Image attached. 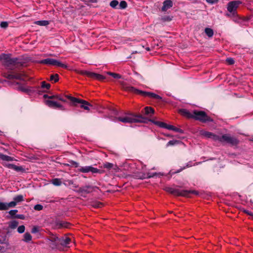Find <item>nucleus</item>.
<instances>
[{
    "mask_svg": "<svg viewBox=\"0 0 253 253\" xmlns=\"http://www.w3.org/2000/svg\"><path fill=\"white\" fill-rule=\"evenodd\" d=\"M173 130L175 131V132H179L180 133H184L183 130H182V129L177 128V127H176L175 126H174Z\"/></svg>",
    "mask_w": 253,
    "mask_h": 253,
    "instance_id": "52",
    "label": "nucleus"
},
{
    "mask_svg": "<svg viewBox=\"0 0 253 253\" xmlns=\"http://www.w3.org/2000/svg\"><path fill=\"white\" fill-rule=\"evenodd\" d=\"M127 4L125 0H122L120 2V3L119 5V7H118V8L125 9L127 7Z\"/></svg>",
    "mask_w": 253,
    "mask_h": 253,
    "instance_id": "39",
    "label": "nucleus"
},
{
    "mask_svg": "<svg viewBox=\"0 0 253 253\" xmlns=\"http://www.w3.org/2000/svg\"><path fill=\"white\" fill-rule=\"evenodd\" d=\"M25 230V227L24 225H20L17 228V231L19 233L22 234L24 232Z\"/></svg>",
    "mask_w": 253,
    "mask_h": 253,
    "instance_id": "44",
    "label": "nucleus"
},
{
    "mask_svg": "<svg viewBox=\"0 0 253 253\" xmlns=\"http://www.w3.org/2000/svg\"><path fill=\"white\" fill-rule=\"evenodd\" d=\"M194 119L203 123L212 122L213 120L203 111L194 110Z\"/></svg>",
    "mask_w": 253,
    "mask_h": 253,
    "instance_id": "5",
    "label": "nucleus"
},
{
    "mask_svg": "<svg viewBox=\"0 0 253 253\" xmlns=\"http://www.w3.org/2000/svg\"><path fill=\"white\" fill-rule=\"evenodd\" d=\"M222 143H226L231 146H236L239 143V140L234 136H231L229 134H224L221 136Z\"/></svg>",
    "mask_w": 253,
    "mask_h": 253,
    "instance_id": "9",
    "label": "nucleus"
},
{
    "mask_svg": "<svg viewBox=\"0 0 253 253\" xmlns=\"http://www.w3.org/2000/svg\"><path fill=\"white\" fill-rule=\"evenodd\" d=\"M77 72L80 75H85L99 81H103L105 79V77L102 75L85 70H78Z\"/></svg>",
    "mask_w": 253,
    "mask_h": 253,
    "instance_id": "11",
    "label": "nucleus"
},
{
    "mask_svg": "<svg viewBox=\"0 0 253 253\" xmlns=\"http://www.w3.org/2000/svg\"><path fill=\"white\" fill-rule=\"evenodd\" d=\"M241 3L242 2L240 0H233L228 2L227 8L228 11L230 13V14H226V15L230 16L231 15L234 17L237 16V9Z\"/></svg>",
    "mask_w": 253,
    "mask_h": 253,
    "instance_id": "6",
    "label": "nucleus"
},
{
    "mask_svg": "<svg viewBox=\"0 0 253 253\" xmlns=\"http://www.w3.org/2000/svg\"><path fill=\"white\" fill-rule=\"evenodd\" d=\"M66 95H62L61 94H57V95H51V96H53V99H58V100H61L62 101H63V102H65L66 101V99H65V98H68L67 97H66Z\"/></svg>",
    "mask_w": 253,
    "mask_h": 253,
    "instance_id": "28",
    "label": "nucleus"
},
{
    "mask_svg": "<svg viewBox=\"0 0 253 253\" xmlns=\"http://www.w3.org/2000/svg\"><path fill=\"white\" fill-rule=\"evenodd\" d=\"M50 87V84H49L46 83L45 81L41 82V88L42 89H49Z\"/></svg>",
    "mask_w": 253,
    "mask_h": 253,
    "instance_id": "37",
    "label": "nucleus"
},
{
    "mask_svg": "<svg viewBox=\"0 0 253 253\" xmlns=\"http://www.w3.org/2000/svg\"><path fill=\"white\" fill-rule=\"evenodd\" d=\"M179 143H180V141H179V140H170L167 144V147H169V146H172V145H175L179 144Z\"/></svg>",
    "mask_w": 253,
    "mask_h": 253,
    "instance_id": "35",
    "label": "nucleus"
},
{
    "mask_svg": "<svg viewBox=\"0 0 253 253\" xmlns=\"http://www.w3.org/2000/svg\"><path fill=\"white\" fill-rule=\"evenodd\" d=\"M34 23L38 25L45 26L48 25L49 22L48 20H39L35 21Z\"/></svg>",
    "mask_w": 253,
    "mask_h": 253,
    "instance_id": "27",
    "label": "nucleus"
},
{
    "mask_svg": "<svg viewBox=\"0 0 253 253\" xmlns=\"http://www.w3.org/2000/svg\"><path fill=\"white\" fill-rule=\"evenodd\" d=\"M46 241L51 250H55L59 248V238L57 236L52 235Z\"/></svg>",
    "mask_w": 253,
    "mask_h": 253,
    "instance_id": "10",
    "label": "nucleus"
},
{
    "mask_svg": "<svg viewBox=\"0 0 253 253\" xmlns=\"http://www.w3.org/2000/svg\"><path fill=\"white\" fill-rule=\"evenodd\" d=\"M59 246L68 247L71 242V239L67 237L59 238Z\"/></svg>",
    "mask_w": 253,
    "mask_h": 253,
    "instance_id": "19",
    "label": "nucleus"
},
{
    "mask_svg": "<svg viewBox=\"0 0 253 253\" xmlns=\"http://www.w3.org/2000/svg\"><path fill=\"white\" fill-rule=\"evenodd\" d=\"M173 6V2L171 0H166L163 2V5L161 8L162 11H166Z\"/></svg>",
    "mask_w": 253,
    "mask_h": 253,
    "instance_id": "20",
    "label": "nucleus"
},
{
    "mask_svg": "<svg viewBox=\"0 0 253 253\" xmlns=\"http://www.w3.org/2000/svg\"><path fill=\"white\" fill-rule=\"evenodd\" d=\"M192 167L191 162H189L188 163H187V164H186L185 167H184L180 169H178L176 171H173V170H170L169 174H171V175H172V174H174L175 173H179L180 171H181L183 169H185L186 168H189V167Z\"/></svg>",
    "mask_w": 253,
    "mask_h": 253,
    "instance_id": "24",
    "label": "nucleus"
},
{
    "mask_svg": "<svg viewBox=\"0 0 253 253\" xmlns=\"http://www.w3.org/2000/svg\"><path fill=\"white\" fill-rule=\"evenodd\" d=\"M107 74L115 79H121L122 78V76L119 74L110 72H108Z\"/></svg>",
    "mask_w": 253,
    "mask_h": 253,
    "instance_id": "36",
    "label": "nucleus"
},
{
    "mask_svg": "<svg viewBox=\"0 0 253 253\" xmlns=\"http://www.w3.org/2000/svg\"><path fill=\"white\" fill-rule=\"evenodd\" d=\"M174 126H173L170 125H168V124H166V126L165 128H166L167 129H169V130H173Z\"/></svg>",
    "mask_w": 253,
    "mask_h": 253,
    "instance_id": "58",
    "label": "nucleus"
},
{
    "mask_svg": "<svg viewBox=\"0 0 253 253\" xmlns=\"http://www.w3.org/2000/svg\"><path fill=\"white\" fill-rule=\"evenodd\" d=\"M113 167V164L110 163L106 162L103 164V168L108 169H111Z\"/></svg>",
    "mask_w": 253,
    "mask_h": 253,
    "instance_id": "42",
    "label": "nucleus"
},
{
    "mask_svg": "<svg viewBox=\"0 0 253 253\" xmlns=\"http://www.w3.org/2000/svg\"><path fill=\"white\" fill-rule=\"evenodd\" d=\"M226 61L229 65H233L235 63L234 60L232 58H227Z\"/></svg>",
    "mask_w": 253,
    "mask_h": 253,
    "instance_id": "50",
    "label": "nucleus"
},
{
    "mask_svg": "<svg viewBox=\"0 0 253 253\" xmlns=\"http://www.w3.org/2000/svg\"><path fill=\"white\" fill-rule=\"evenodd\" d=\"M18 212V210H11L9 211V214L13 217L15 218V216L16 215V213Z\"/></svg>",
    "mask_w": 253,
    "mask_h": 253,
    "instance_id": "46",
    "label": "nucleus"
},
{
    "mask_svg": "<svg viewBox=\"0 0 253 253\" xmlns=\"http://www.w3.org/2000/svg\"><path fill=\"white\" fill-rule=\"evenodd\" d=\"M0 62L10 70H14L16 66H22L24 64V62L18 58H11L10 54H0Z\"/></svg>",
    "mask_w": 253,
    "mask_h": 253,
    "instance_id": "1",
    "label": "nucleus"
},
{
    "mask_svg": "<svg viewBox=\"0 0 253 253\" xmlns=\"http://www.w3.org/2000/svg\"><path fill=\"white\" fill-rule=\"evenodd\" d=\"M32 239V237L31 235L29 232H26L24 235V238L22 239V241L26 243H29L31 241Z\"/></svg>",
    "mask_w": 253,
    "mask_h": 253,
    "instance_id": "26",
    "label": "nucleus"
},
{
    "mask_svg": "<svg viewBox=\"0 0 253 253\" xmlns=\"http://www.w3.org/2000/svg\"><path fill=\"white\" fill-rule=\"evenodd\" d=\"M50 80L56 83L59 80V75L57 74H52L50 76Z\"/></svg>",
    "mask_w": 253,
    "mask_h": 253,
    "instance_id": "32",
    "label": "nucleus"
},
{
    "mask_svg": "<svg viewBox=\"0 0 253 253\" xmlns=\"http://www.w3.org/2000/svg\"><path fill=\"white\" fill-rule=\"evenodd\" d=\"M46 104L49 107L57 109L59 108L61 110H64L63 107L60 104L58 103L56 101H54L53 100H47L46 101Z\"/></svg>",
    "mask_w": 253,
    "mask_h": 253,
    "instance_id": "16",
    "label": "nucleus"
},
{
    "mask_svg": "<svg viewBox=\"0 0 253 253\" xmlns=\"http://www.w3.org/2000/svg\"><path fill=\"white\" fill-rule=\"evenodd\" d=\"M161 20L163 22L170 21L172 20V17L169 16H165L161 18Z\"/></svg>",
    "mask_w": 253,
    "mask_h": 253,
    "instance_id": "45",
    "label": "nucleus"
},
{
    "mask_svg": "<svg viewBox=\"0 0 253 253\" xmlns=\"http://www.w3.org/2000/svg\"><path fill=\"white\" fill-rule=\"evenodd\" d=\"M18 225V222L16 220H13L11 221L9 224V227L11 229H15L16 227H17Z\"/></svg>",
    "mask_w": 253,
    "mask_h": 253,
    "instance_id": "33",
    "label": "nucleus"
},
{
    "mask_svg": "<svg viewBox=\"0 0 253 253\" xmlns=\"http://www.w3.org/2000/svg\"><path fill=\"white\" fill-rule=\"evenodd\" d=\"M13 200L18 203L24 201V197L22 195H18L13 198Z\"/></svg>",
    "mask_w": 253,
    "mask_h": 253,
    "instance_id": "31",
    "label": "nucleus"
},
{
    "mask_svg": "<svg viewBox=\"0 0 253 253\" xmlns=\"http://www.w3.org/2000/svg\"><path fill=\"white\" fill-rule=\"evenodd\" d=\"M0 159L4 161L7 162L13 161L14 160V158L13 157H11L2 153H0Z\"/></svg>",
    "mask_w": 253,
    "mask_h": 253,
    "instance_id": "23",
    "label": "nucleus"
},
{
    "mask_svg": "<svg viewBox=\"0 0 253 253\" xmlns=\"http://www.w3.org/2000/svg\"><path fill=\"white\" fill-rule=\"evenodd\" d=\"M127 116L124 117H118L116 119L124 123H147V118L140 114H136L132 113H126Z\"/></svg>",
    "mask_w": 253,
    "mask_h": 253,
    "instance_id": "3",
    "label": "nucleus"
},
{
    "mask_svg": "<svg viewBox=\"0 0 253 253\" xmlns=\"http://www.w3.org/2000/svg\"><path fill=\"white\" fill-rule=\"evenodd\" d=\"M15 218H17L20 219H24L25 216L24 214H17L15 216Z\"/></svg>",
    "mask_w": 253,
    "mask_h": 253,
    "instance_id": "56",
    "label": "nucleus"
},
{
    "mask_svg": "<svg viewBox=\"0 0 253 253\" xmlns=\"http://www.w3.org/2000/svg\"><path fill=\"white\" fill-rule=\"evenodd\" d=\"M39 63L42 64H46L49 65H53L57 67H61L63 68H67V66L59 61L53 58H46L41 60L39 61Z\"/></svg>",
    "mask_w": 253,
    "mask_h": 253,
    "instance_id": "8",
    "label": "nucleus"
},
{
    "mask_svg": "<svg viewBox=\"0 0 253 253\" xmlns=\"http://www.w3.org/2000/svg\"><path fill=\"white\" fill-rule=\"evenodd\" d=\"M119 5V2L117 0H112L110 3V6L113 8H118L117 6Z\"/></svg>",
    "mask_w": 253,
    "mask_h": 253,
    "instance_id": "34",
    "label": "nucleus"
},
{
    "mask_svg": "<svg viewBox=\"0 0 253 253\" xmlns=\"http://www.w3.org/2000/svg\"><path fill=\"white\" fill-rule=\"evenodd\" d=\"M155 113L154 109L151 107L147 106L144 109V113L145 115L148 116L149 117H151L152 115H153Z\"/></svg>",
    "mask_w": 253,
    "mask_h": 253,
    "instance_id": "21",
    "label": "nucleus"
},
{
    "mask_svg": "<svg viewBox=\"0 0 253 253\" xmlns=\"http://www.w3.org/2000/svg\"><path fill=\"white\" fill-rule=\"evenodd\" d=\"M53 96H49L47 94H44L43 95V98H48V99H53Z\"/></svg>",
    "mask_w": 253,
    "mask_h": 253,
    "instance_id": "60",
    "label": "nucleus"
},
{
    "mask_svg": "<svg viewBox=\"0 0 253 253\" xmlns=\"http://www.w3.org/2000/svg\"><path fill=\"white\" fill-rule=\"evenodd\" d=\"M27 90V93L30 95L36 93L41 95L43 92H46L45 90H41L39 86H28Z\"/></svg>",
    "mask_w": 253,
    "mask_h": 253,
    "instance_id": "14",
    "label": "nucleus"
},
{
    "mask_svg": "<svg viewBox=\"0 0 253 253\" xmlns=\"http://www.w3.org/2000/svg\"><path fill=\"white\" fill-rule=\"evenodd\" d=\"M102 204L98 201L93 202L91 203V206L95 208H99L101 207Z\"/></svg>",
    "mask_w": 253,
    "mask_h": 253,
    "instance_id": "41",
    "label": "nucleus"
},
{
    "mask_svg": "<svg viewBox=\"0 0 253 253\" xmlns=\"http://www.w3.org/2000/svg\"><path fill=\"white\" fill-rule=\"evenodd\" d=\"M39 232V228L38 226H34L31 230L32 233L35 234Z\"/></svg>",
    "mask_w": 253,
    "mask_h": 253,
    "instance_id": "49",
    "label": "nucleus"
},
{
    "mask_svg": "<svg viewBox=\"0 0 253 253\" xmlns=\"http://www.w3.org/2000/svg\"><path fill=\"white\" fill-rule=\"evenodd\" d=\"M27 87H24V86H21L20 87V89L22 91H23L24 92H26V93H27Z\"/></svg>",
    "mask_w": 253,
    "mask_h": 253,
    "instance_id": "59",
    "label": "nucleus"
},
{
    "mask_svg": "<svg viewBox=\"0 0 253 253\" xmlns=\"http://www.w3.org/2000/svg\"><path fill=\"white\" fill-rule=\"evenodd\" d=\"M95 188L98 189V187L97 186L87 185L79 187L76 192L78 193L87 194L92 192Z\"/></svg>",
    "mask_w": 253,
    "mask_h": 253,
    "instance_id": "13",
    "label": "nucleus"
},
{
    "mask_svg": "<svg viewBox=\"0 0 253 253\" xmlns=\"http://www.w3.org/2000/svg\"><path fill=\"white\" fill-rule=\"evenodd\" d=\"M114 114L115 115H118V111H117V110H114Z\"/></svg>",
    "mask_w": 253,
    "mask_h": 253,
    "instance_id": "63",
    "label": "nucleus"
},
{
    "mask_svg": "<svg viewBox=\"0 0 253 253\" xmlns=\"http://www.w3.org/2000/svg\"><path fill=\"white\" fill-rule=\"evenodd\" d=\"M34 209L36 211H41L43 209V206L40 204H37L34 206Z\"/></svg>",
    "mask_w": 253,
    "mask_h": 253,
    "instance_id": "48",
    "label": "nucleus"
},
{
    "mask_svg": "<svg viewBox=\"0 0 253 253\" xmlns=\"http://www.w3.org/2000/svg\"><path fill=\"white\" fill-rule=\"evenodd\" d=\"M146 49L147 50V51H149L150 50V48L149 47H147L146 48Z\"/></svg>",
    "mask_w": 253,
    "mask_h": 253,
    "instance_id": "64",
    "label": "nucleus"
},
{
    "mask_svg": "<svg viewBox=\"0 0 253 253\" xmlns=\"http://www.w3.org/2000/svg\"><path fill=\"white\" fill-rule=\"evenodd\" d=\"M147 120H148V122H151L152 123H153L154 124L160 127L164 128H166V123H165L160 122V121H155V120H152V119H148V118H147Z\"/></svg>",
    "mask_w": 253,
    "mask_h": 253,
    "instance_id": "22",
    "label": "nucleus"
},
{
    "mask_svg": "<svg viewBox=\"0 0 253 253\" xmlns=\"http://www.w3.org/2000/svg\"><path fill=\"white\" fill-rule=\"evenodd\" d=\"M160 173H158L157 172H154L153 173H148L146 176H145V174H143L140 177V178L142 179H145L146 178H151V177H154L155 176H157L158 175H160Z\"/></svg>",
    "mask_w": 253,
    "mask_h": 253,
    "instance_id": "25",
    "label": "nucleus"
},
{
    "mask_svg": "<svg viewBox=\"0 0 253 253\" xmlns=\"http://www.w3.org/2000/svg\"><path fill=\"white\" fill-rule=\"evenodd\" d=\"M180 112L184 116H186V115L188 113V111L185 109H182L180 110Z\"/></svg>",
    "mask_w": 253,
    "mask_h": 253,
    "instance_id": "57",
    "label": "nucleus"
},
{
    "mask_svg": "<svg viewBox=\"0 0 253 253\" xmlns=\"http://www.w3.org/2000/svg\"><path fill=\"white\" fill-rule=\"evenodd\" d=\"M206 1L210 4H214L218 2L219 0H206Z\"/></svg>",
    "mask_w": 253,
    "mask_h": 253,
    "instance_id": "55",
    "label": "nucleus"
},
{
    "mask_svg": "<svg viewBox=\"0 0 253 253\" xmlns=\"http://www.w3.org/2000/svg\"><path fill=\"white\" fill-rule=\"evenodd\" d=\"M55 224L57 228H69L70 225V223L59 220H56Z\"/></svg>",
    "mask_w": 253,
    "mask_h": 253,
    "instance_id": "18",
    "label": "nucleus"
},
{
    "mask_svg": "<svg viewBox=\"0 0 253 253\" xmlns=\"http://www.w3.org/2000/svg\"><path fill=\"white\" fill-rule=\"evenodd\" d=\"M244 212L248 215H252V212L249 211H245Z\"/></svg>",
    "mask_w": 253,
    "mask_h": 253,
    "instance_id": "62",
    "label": "nucleus"
},
{
    "mask_svg": "<svg viewBox=\"0 0 253 253\" xmlns=\"http://www.w3.org/2000/svg\"><path fill=\"white\" fill-rule=\"evenodd\" d=\"M194 111L193 112V113H191L188 111V113L186 115V117L188 118H192L194 119Z\"/></svg>",
    "mask_w": 253,
    "mask_h": 253,
    "instance_id": "51",
    "label": "nucleus"
},
{
    "mask_svg": "<svg viewBox=\"0 0 253 253\" xmlns=\"http://www.w3.org/2000/svg\"><path fill=\"white\" fill-rule=\"evenodd\" d=\"M13 79H16V80H23L22 78L23 74H22L21 73H15V74L13 73Z\"/></svg>",
    "mask_w": 253,
    "mask_h": 253,
    "instance_id": "40",
    "label": "nucleus"
},
{
    "mask_svg": "<svg viewBox=\"0 0 253 253\" xmlns=\"http://www.w3.org/2000/svg\"><path fill=\"white\" fill-rule=\"evenodd\" d=\"M166 191L170 194L177 196H188L190 194L198 195V192L195 190H180L178 189L173 188L171 187L166 188Z\"/></svg>",
    "mask_w": 253,
    "mask_h": 253,
    "instance_id": "4",
    "label": "nucleus"
},
{
    "mask_svg": "<svg viewBox=\"0 0 253 253\" xmlns=\"http://www.w3.org/2000/svg\"><path fill=\"white\" fill-rule=\"evenodd\" d=\"M66 97H67L68 99L70 100L75 105H77L78 104H80L81 108H83L85 110L89 111V106H92V105H91L88 102L84 100L77 98L76 97H72L68 95L67 96H66Z\"/></svg>",
    "mask_w": 253,
    "mask_h": 253,
    "instance_id": "7",
    "label": "nucleus"
},
{
    "mask_svg": "<svg viewBox=\"0 0 253 253\" xmlns=\"http://www.w3.org/2000/svg\"><path fill=\"white\" fill-rule=\"evenodd\" d=\"M88 1L91 3H97V0H88Z\"/></svg>",
    "mask_w": 253,
    "mask_h": 253,
    "instance_id": "61",
    "label": "nucleus"
},
{
    "mask_svg": "<svg viewBox=\"0 0 253 253\" xmlns=\"http://www.w3.org/2000/svg\"><path fill=\"white\" fill-rule=\"evenodd\" d=\"M17 205L16 202L14 200L9 202V203H3L0 201V211H6L9 208H13Z\"/></svg>",
    "mask_w": 253,
    "mask_h": 253,
    "instance_id": "15",
    "label": "nucleus"
},
{
    "mask_svg": "<svg viewBox=\"0 0 253 253\" xmlns=\"http://www.w3.org/2000/svg\"><path fill=\"white\" fill-rule=\"evenodd\" d=\"M5 78L9 79V80H13V73H11L9 74H7L5 76Z\"/></svg>",
    "mask_w": 253,
    "mask_h": 253,
    "instance_id": "54",
    "label": "nucleus"
},
{
    "mask_svg": "<svg viewBox=\"0 0 253 253\" xmlns=\"http://www.w3.org/2000/svg\"><path fill=\"white\" fill-rule=\"evenodd\" d=\"M211 139H212L214 141H218L221 143L222 142L221 136H219L214 133H213Z\"/></svg>",
    "mask_w": 253,
    "mask_h": 253,
    "instance_id": "38",
    "label": "nucleus"
},
{
    "mask_svg": "<svg viewBox=\"0 0 253 253\" xmlns=\"http://www.w3.org/2000/svg\"><path fill=\"white\" fill-rule=\"evenodd\" d=\"M205 32L209 38L212 37L213 35V31L211 28H206L205 29Z\"/></svg>",
    "mask_w": 253,
    "mask_h": 253,
    "instance_id": "29",
    "label": "nucleus"
},
{
    "mask_svg": "<svg viewBox=\"0 0 253 253\" xmlns=\"http://www.w3.org/2000/svg\"><path fill=\"white\" fill-rule=\"evenodd\" d=\"M0 26L1 28H6L8 26V23L7 22H1L0 23Z\"/></svg>",
    "mask_w": 253,
    "mask_h": 253,
    "instance_id": "53",
    "label": "nucleus"
},
{
    "mask_svg": "<svg viewBox=\"0 0 253 253\" xmlns=\"http://www.w3.org/2000/svg\"><path fill=\"white\" fill-rule=\"evenodd\" d=\"M70 165L75 168H80L79 164L75 161L71 160L70 161Z\"/></svg>",
    "mask_w": 253,
    "mask_h": 253,
    "instance_id": "47",
    "label": "nucleus"
},
{
    "mask_svg": "<svg viewBox=\"0 0 253 253\" xmlns=\"http://www.w3.org/2000/svg\"><path fill=\"white\" fill-rule=\"evenodd\" d=\"M78 170V171L82 173H88L89 172H91L92 173H100V169L96 168H94L91 166L80 167Z\"/></svg>",
    "mask_w": 253,
    "mask_h": 253,
    "instance_id": "12",
    "label": "nucleus"
},
{
    "mask_svg": "<svg viewBox=\"0 0 253 253\" xmlns=\"http://www.w3.org/2000/svg\"><path fill=\"white\" fill-rule=\"evenodd\" d=\"M203 136L207 137V138H211L213 133L209 131H204L202 133Z\"/></svg>",
    "mask_w": 253,
    "mask_h": 253,
    "instance_id": "43",
    "label": "nucleus"
},
{
    "mask_svg": "<svg viewBox=\"0 0 253 253\" xmlns=\"http://www.w3.org/2000/svg\"><path fill=\"white\" fill-rule=\"evenodd\" d=\"M5 167L10 169H13L17 172H25V169L22 166H17L13 164H6Z\"/></svg>",
    "mask_w": 253,
    "mask_h": 253,
    "instance_id": "17",
    "label": "nucleus"
},
{
    "mask_svg": "<svg viewBox=\"0 0 253 253\" xmlns=\"http://www.w3.org/2000/svg\"><path fill=\"white\" fill-rule=\"evenodd\" d=\"M120 85L121 86L122 88L126 91L131 92L136 94L141 95L143 96H148L151 98H154L156 99L161 100L162 99V97L154 93L151 92H147L145 91H142L139 89H138L133 86L128 85L126 83L120 81L119 82Z\"/></svg>",
    "mask_w": 253,
    "mask_h": 253,
    "instance_id": "2",
    "label": "nucleus"
},
{
    "mask_svg": "<svg viewBox=\"0 0 253 253\" xmlns=\"http://www.w3.org/2000/svg\"><path fill=\"white\" fill-rule=\"evenodd\" d=\"M51 182L55 186H60L61 185L62 181L59 178H53L51 180Z\"/></svg>",
    "mask_w": 253,
    "mask_h": 253,
    "instance_id": "30",
    "label": "nucleus"
}]
</instances>
